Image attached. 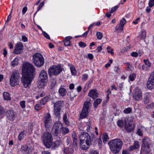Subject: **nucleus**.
I'll return each instance as SVG.
<instances>
[{"mask_svg": "<svg viewBox=\"0 0 154 154\" xmlns=\"http://www.w3.org/2000/svg\"><path fill=\"white\" fill-rule=\"evenodd\" d=\"M22 70L21 81L24 87L27 88L31 84L35 69L32 64L29 63H25L23 64Z\"/></svg>", "mask_w": 154, "mask_h": 154, "instance_id": "obj_1", "label": "nucleus"}, {"mask_svg": "<svg viewBox=\"0 0 154 154\" xmlns=\"http://www.w3.org/2000/svg\"><path fill=\"white\" fill-rule=\"evenodd\" d=\"M80 146L82 149H88L91 142V138L89 134L86 132L81 133L79 136Z\"/></svg>", "mask_w": 154, "mask_h": 154, "instance_id": "obj_2", "label": "nucleus"}, {"mask_svg": "<svg viewBox=\"0 0 154 154\" xmlns=\"http://www.w3.org/2000/svg\"><path fill=\"white\" fill-rule=\"evenodd\" d=\"M112 152L115 154L119 152L122 146V141L120 139L117 138L110 141L108 143Z\"/></svg>", "mask_w": 154, "mask_h": 154, "instance_id": "obj_3", "label": "nucleus"}, {"mask_svg": "<svg viewBox=\"0 0 154 154\" xmlns=\"http://www.w3.org/2000/svg\"><path fill=\"white\" fill-rule=\"evenodd\" d=\"M43 144L47 148H50L52 144L53 138L51 134L48 132H45L42 136Z\"/></svg>", "mask_w": 154, "mask_h": 154, "instance_id": "obj_4", "label": "nucleus"}, {"mask_svg": "<svg viewBox=\"0 0 154 154\" xmlns=\"http://www.w3.org/2000/svg\"><path fill=\"white\" fill-rule=\"evenodd\" d=\"M32 60L34 63L38 67L42 66L45 62L43 57L38 53H36L33 55Z\"/></svg>", "mask_w": 154, "mask_h": 154, "instance_id": "obj_5", "label": "nucleus"}, {"mask_svg": "<svg viewBox=\"0 0 154 154\" xmlns=\"http://www.w3.org/2000/svg\"><path fill=\"white\" fill-rule=\"evenodd\" d=\"M20 74L17 70L15 71L12 74L10 79V84L12 86L18 85Z\"/></svg>", "mask_w": 154, "mask_h": 154, "instance_id": "obj_6", "label": "nucleus"}, {"mask_svg": "<svg viewBox=\"0 0 154 154\" xmlns=\"http://www.w3.org/2000/svg\"><path fill=\"white\" fill-rule=\"evenodd\" d=\"M90 104L89 101H86L84 104V106L80 114V118L83 119L86 118L88 115V109Z\"/></svg>", "mask_w": 154, "mask_h": 154, "instance_id": "obj_7", "label": "nucleus"}, {"mask_svg": "<svg viewBox=\"0 0 154 154\" xmlns=\"http://www.w3.org/2000/svg\"><path fill=\"white\" fill-rule=\"evenodd\" d=\"M61 71V68L60 66H53L49 69L48 73L50 76H52V75H58Z\"/></svg>", "mask_w": 154, "mask_h": 154, "instance_id": "obj_8", "label": "nucleus"}, {"mask_svg": "<svg viewBox=\"0 0 154 154\" xmlns=\"http://www.w3.org/2000/svg\"><path fill=\"white\" fill-rule=\"evenodd\" d=\"M62 105V102L61 101H58L54 103V112L57 117L60 118V112Z\"/></svg>", "mask_w": 154, "mask_h": 154, "instance_id": "obj_9", "label": "nucleus"}, {"mask_svg": "<svg viewBox=\"0 0 154 154\" xmlns=\"http://www.w3.org/2000/svg\"><path fill=\"white\" fill-rule=\"evenodd\" d=\"M63 127V124L60 121L55 122L53 126V134L54 136L58 135L59 133L60 132L61 130Z\"/></svg>", "mask_w": 154, "mask_h": 154, "instance_id": "obj_10", "label": "nucleus"}, {"mask_svg": "<svg viewBox=\"0 0 154 154\" xmlns=\"http://www.w3.org/2000/svg\"><path fill=\"white\" fill-rule=\"evenodd\" d=\"M44 122L46 128H49L52 123V121L50 114L47 113L45 114L44 118Z\"/></svg>", "mask_w": 154, "mask_h": 154, "instance_id": "obj_11", "label": "nucleus"}, {"mask_svg": "<svg viewBox=\"0 0 154 154\" xmlns=\"http://www.w3.org/2000/svg\"><path fill=\"white\" fill-rule=\"evenodd\" d=\"M133 97L134 99L136 101H139L141 100L142 97V93L138 88H136L134 90Z\"/></svg>", "mask_w": 154, "mask_h": 154, "instance_id": "obj_12", "label": "nucleus"}, {"mask_svg": "<svg viewBox=\"0 0 154 154\" xmlns=\"http://www.w3.org/2000/svg\"><path fill=\"white\" fill-rule=\"evenodd\" d=\"M146 85L147 88L151 90L154 87V71L151 74L150 77L147 82Z\"/></svg>", "mask_w": 154, "mask_h": 154, "instance_id": "obj_13", "label": "nucleus"}, {"mask_svg": "<svg viewBox=\"0 0 154 154\" xmlns=\"http://www.w3.org/2000/svg\"><path fill=\"white\" fill-rule=\"evenodd\" d=\"M23 49V46L21 42L18 43L15 46L14 51V53L16 54L22 53V51Z\"/></svg>", "mask_w": 154, "mask_h": 154, "instance_id": "obj_14", "label": "nucleus"}, {"mask_svg": "<svg viewBox=\"0 0 154 154\" xmlns=\"http://www.w3.org/2000/svg\"><path fill=\"white\" fill-rule=\"evenodd\" d=\"M150 146L142 145L141 152H143L146 154H152L150 153L151 149Z\"/></svg>", "mask_w": 154, "mask_h": 154, "instance_id": "obj_15", "label": "nucleus"}, {"mask_svg": "<svg viewBox=\"0 0 154 154\" xmlns=\"http://www.w3.org/2000/svg\"><path fill=\"white\" fill-rule=\"evenodd\" d=\"M6 115L8 119L13 121L14 119L15 113L12 110H9L7 112Z\"/></svg>", "mask_w": 154, "mask_h": 154, "instance_id": "obj_16", "label": "nucleus"}, {"mask_svg": "<svg viewBox=\"0 0 154 154\" xmlns=\"http://www.w3.org/2000/svg\"><path fill=\"white\" fill-rule=\"evenodd\" d=\"M98 95V93L97 90L95 89L91 90L88 94L89 96L94 99L97 97Z\"/></svg>", "mask_w": 154, "mask_h": 154, "instance_id": "obj_17", "label": "nucleus"}, {"mask_svg": "<svg viewBox=\"0 0 154 154\" xmlns=\"http://www.w3.org/2000/svg\"><path fill=\"white\" fill-rule=\"evenodd\" d=\"M39 79L42 81H48V75L45 70H42L39 75Z\"/></svg>", "mask_w": 154, "mask_h": 154, "instance_id": "obj_18", "label": "nucleus"}, {"mask_svg": "<svg viewBox=\"0 0 154 154\" xmlns=\"http://www.w3.org/2000/svg\"><path fill=\"white\" fill-rule=\"evenodd\" d=\"M151 95L149 93H146L144 95L143 102L145 104H147L151 101Z\"/></svg>", "mask_w": 154, "mask_h": 154, "instance_id": "obj_19", "label": "nucleus"}, {"mask_svg": "<svg viewBox=\"0 0 154 154\" xmlns=\"http://www.w3.org/2000/svg\"><path fill=\"white\" fill-rule=\"evenodd\" d=\"M140 144L138 141H135L133 144V145L129 147V149L130 151H132L134 149H137L140 148Z\"/></svg>", "mask_w": 154, "mask_h": 154, "instance_id": "obj_20", "label": "nucleus"}, {"mask_svg": "<svg viewBox=\"0 0 154 154\" xmlns=\"http://www.w3.org/2000/svg\"><path fill=\"white\" fill-rule=\"evenodd\" d=\"M125 128L128 132H131L132 131L134 128V124L130 123H125Z\"/></svg>", "mask_w": 154, "mask_h": 154, "instance_id": "obj_21", "label": "nucleus"}, {"mask_svg": "<svg viewBox=\"0 0 154 154\" xmlns=\"http://www.w3.org/2000/svg\"><path fill=\"white\" fill-rule=\"evenodd\" d=\"M151 144V141L147 137H144L142 140V145L150 146Z\"/></svg>", "mask_w": 154, "mask_h": 154, "instance_id": "obj_22", "label": "nucleus"}, {"mask_svg": "<svg viewBox=\"0 0 154 154\" xmlns=\"http://www.w3.org/2000/svg\"><path fill=\"white\" fill-rule=\"evenodd\" d=\"M20 150L24 154H27L29 152V147L26 146H22Z\"/></svg>", "mask_w": 154, "mask_h": 154, "instance_id": "obj_23", "label": "nucleus"}, {"mask_svg": "<svg viewBox=\"0 0 154 154\" xmlns=\"http://www.w3.org/2000/svg\"><path fill=\"white\" fill-rule=\"evenodd\" d=\"M19 58L18 57H16L11 62V64L13 67L16 66L19 63Z\"/></svg>", "mask_w": 154, "mask_h": 154, "instance_id": "obj_24", "label": "nucleus"}, {"mask_svg": "<svg viewBox=\"0 0 154 154\" xmlns=\"http://www.w3.org/2000/svg\"><path fill=\"white\" fill-rule=\"evenodd\" d=\"M47 81H42V80H40L38 82L37 86L39 88H43L46 84Z\"/></svg>", "mask_w": 154, "mask_h": 154, "instance_id": "obj_25", "label": "nucleus"}, {"mask_svg": "<svg viewBox=\"0 0 154 154\" xmlns=\"http://www.w3.org/2000/svg\"><path fill=\"white\" fill-rule=\"evenodd\" d=\"M58 92L59 94L62 96L65 95L66 93V89L63 88H60L59 89Z\"/></svg>", "mask_w": 154, "mask_h": 154, "instance_id": "obj_26", "label": "nucleus"}, {"mask_svg": "<svg viewBox=\"0 0 154 154\" xmlns=\"http://www.w3.org/2000/svg\"><path fill=\"white\" fill-rule=\"evenodd\" d=\"M102 101V100L100 98H98L95 100L94 102V106L96 108H97L98 105L100 104Z\"/></svg>", "mask_w": 154, "mask_h": 154, "instance_id": "obj_27", "label": "nucleus"}, {"mask_svg": "<svg viewBox=\"0 0 154 154\" xmlns=\"http://www.w3.org/2000/svg\"><path fill=\"white\" fill-rule=\"evenodd\" d=\"M3 96L5 100H11L10 94L7 92H4L3 94Z\"/></svg>", "mask_w": 154, "mask_h": 154, "instance_id": "obj_28", "label": "nucleus"}, {"mask_svg": "<svg viewBox=\"0 0 154 154\" xmlns=\"http://www.w3.org/2000/svg\"><path fill=\"white\" fill-rule=\"evenodd\" d=\"M56 84V80L55 79H52L51 81L50 88L53 89Z\"/></svg>", "mask_w": 154, "mask_h": 154, "instance_id": "obj_29", "label": "nucleus"}, {"mask_svg": "<svg viewBox=\"0 0 154 154\" xmlns=\"http://www.w3.org/2000/svg\"><path fill=\"white\" fill-rule=\"evenodd\" d=\"M26 131L23 130L21 131L18 136V139L19 140H20L22 139L26 135Z\"/></svg>", "mask_w": 154, "mask_h": 154, "instance_id": "obj_30", "label": "nucleus"}, {"mask_svg": "<svg viewBox=\"0 0 154 154\" xmlns=\"http://www.w3.org/2000/svg\"><path fill=\"white\" fill-rule=\"evenodd\" d=\"M146 32L145 30H143L141 32L139 35V38L142 39H144L146 38Z\"/></svg>", "mask_w": 154, "mask_h": 154, "instance_id": "obj_31", "label": "nucleus"}, {"mask_svg": "<svg viewBox=\"0 0 154 154\" xmlns=\"http://www.w3.org/2000/svg\"><path fill=\"white\" fill-rule=\"evenodd\" d=\"M61 131H62L63 134H65L69 132V130L68 128L62 127L61 130Z\"/></svg>", "mask_w": 154, "mask_h": 154, "instance_id": "obj_32", "label": "nucleus"}, {"mask_svg": "<svg viewBox=\"0 0 154 154\" xmlns=\"http://www.w3.org/2000/svg\"><path fill=\"white\" fill-rule=\"evenodd\" d=\"M61 143V141L60 140H56L52 144L53 147L54 149H55L60 145Z\"/></svg>", "mask_w": 154, "mask_h": 154, "instance_id": "obj_33", "label": "nucleus"}, {"mask_svg": "<svg viewBox=\"0 0 154 154\" xmlns=\"http://www.w3.org/2000/svg\"><path fill=\"white\" fill-rule=\"evenodd\" d=\"M63 119L66 125H68L70 123L67 118V114L66 113H65L64 114Z\"/></svg>", "mask_w": 154, "mask_h": 154, "instance_id": "obj_34", "label": "nucleus"}, {"mask_svg": "<svg viewBox=\"0 0 154 154\" xmlns=\"http://www.w3.org/2000/svg\"><path fill=\"white\" fill-rule=\"evenodd\" d=\"M123 26L120 25V24L119 25L116 26L115 28V30L117 32L119 30H120L122 31L123 29Z\"/></svg>", "mask_w": 154, "mask_h": 154, "instance_id": "obj_35", "label": "nucleus"}, {"mask_svg": "<svg viewBox=\"0 0 154 154\" xmlns=\"http://www.w3.org/2000/svg\"><path fill=\"white\" fill-rule=\"evenodd\" d=\"M109 139L108 136L105 133L103 134V140L104 143H106Z\"/></svg>", "mask_w": 154, "mask_h": 154, "instance_id": "obj_36", "label": "nucleus"}, {"mask_svg": "<svg viewBox=\"0 0 154 154\" xmlns=\"http://www.w3.org/2000/svg\"><path fill=\"white\" fill-rule=\"evenodd\" d=\"M87 128L86 130L88 132H91L92 130V128L91 127V122L89 121L88 122H87Z\"/></svg>", "mask_w": 154, "mask_h": 154, "instance_id": "obj_37", "label": "nucleus"}, {"mask_svg": "<svg viewBox=\"0 0 154 154\" xmlns=\"http://www.w3.org/2000/svg\"><path fill=\"white\" fill-rule=\"evenodd\" d=\"M132 111V109L130 107L126 108L123 110V112L125 114H129Z\"/></svg>", "mask_w": 154, "mask_h": 154, "instance_id": "obj_38", "label": "nucleus"}, {"mask_svg": "<svg viewBox=\"0 0 154 154\" xmlns=\"http://www.w3.org/2000/svg\"><path fill=\"white\" fill-rule=\"evenodd\" d=\"M136 77V75L135 73H133L130 74L129 76V79L131 81H133Z\"/></svg>", "mask_w": 154, "mask_h": 154, "instance_id": "obj_39", "label": "nucleus"}, {"mask_svg": "<svg viewBox=\"0 0 154 154\" xmlns=\"http://www.w3.org/2000/svg\"><path fill=\"white\" fill-rule=\"evenodd\" d=\"M117 124L118 126L122 128H123L124 125L123 121L122 120H119L117 122Z\"/></svg>", "mask_w": 154, "mask_h": 154, "instance_id": "obj_40", "label": "nucleus"}, {"mask_svg": "<svg viewBox=\"0 0 154 154\" xmlns=\"http://www.w3.org/2000/svg\"><path fill=\"white\" fill-rule=\"evenodd\" d=\"M131 55L132 56L134 57H137L138 56H139V57H140L141 56V54L140 53H137L135 52H132Z\"/></svg>", "mask_w": 154, "mask_h": 154, "instance_id": "obj_41", "label": "nucleus"}, {"mask_svg": "<svg viewBox=\"0 0 154 154\" xmlns=\"http://www.w3.org/2000/svg\"><path fill=\"white\" fill-rule=\"evenodd\" d=\"M143 61L144 63V65H146V66H150L151 64L149 62L148 59H147L146 60L144 59L143 60Z\"/></svg>", "mask_w": 154, "mask_h": 154, "instance_id": "obj_42", "label": "nucleus"}, {"mask_svg": "<svg viewBox=\"0 0 154 154\" xmlns=\"http://www.w3.org/2000/svg\"><path fill=\"white\" fill-rule=\"evenodd\" d=\"M106 49L107 50V52L109 53H110L112 55H113V49L111 48L109 46H108L106 48Z\"/></svg>", "mask_w": 154, "mask_h": 154, "instance_id": "obj_43", "label": "nucleus"}, {"mask_svg": "<svg viewBox=\"0 0 154 154\" xmlns=\"http://www.w3.org/2000/svg\"><path fill=\"white\" fill-rule=\"evenodd\" d=\"M96 35L97 38L99 39H101L103 36L102 33L99 32H97Z\"/></svg>", "mask_w": 154, "mask_h": 154, "instance_id": "obj_44", "label": "nucleus"}, {"mask_svg": "<svg viewBox=\"0 0 154 154\" xmlns=\"http://www.w3.org/2000/svg\"><path fill=\"white\" fill-rule=\"evenodd\" d=\"M20 104L22 108H24L25 107V101L24 100H22L20 101Z\"/></svg>", "mask_w": 154, "mask_h": 154, "instance_id": "obj_45", "label": "nucleus"}, {"mask_svg": "<svg viewBox=\"0 0 154 154\" xmlns=\"http://www.w3.org/2000/svg\"><path fill=\"white\" fill-rule=\"evenodd\" d=\"M70 70L72 75H75L76 74V71L75 68L73 66L70 67Z\"/></svg>", "mask_w": 154, "mask_h": 154, "instance_id": "obj_46", "label": "nucleus"}, {"mask_svg": "<svg viewBox=\"0 0 154 154\" xmlns=\"http://www.w3.org/2000/svg\"><path fill=\"white\" fill-rule=\"evenodd\" d=\"M76 95L75 94L74 92L73 91H71L70 93V99L71 101H72L73 100V98L76 96Z\"/></svg>", "mask_w": 154, "mask_h": 154, "instance_id": "obj_47", "label": "nucleus"}, {"mask_svg": "<svg viewBox=\"0 0 154 154\" xmlns=\"http://www.w3.org/2000/svg\"><path fill=\"white\" fill-rule=\"evenodd\" d=\"M126 20L124 18H122L120 21V24L124 26L126 22Z\"/></svg>", "mask_w": 154, "mask_h": 154, "instance_id": "obj_48", "label": "nucleus"}, {"mask_svg": "<svg viewBox=\"0 0 154 154\" xmlns=\"http://www.w3.org/2000/svg\"><path fill=\"white\" fill-rule=\"evenodd\" d=\"M88 77V75L86 74H84L82 75V80L83 81H85L86 80Z\"/></svg>", "mask_w": 154, "mask_h": 154, "instance_id": "obj_49", "label": "nucleus"}, {"mask_svg": "<svg viewBox=\"0 0 154 154\" xmlns=\"http://www.w3.org/2000/svg\"><path fill=\"white\" fill-rule=\"evenodd\" d=\"M44 5V2H42L40 5H39L38 7V9L37 11H36V12L35 13V14H36V13L39 11L41 8H42V7Z\"/></svg>", "mask_w": 154, "mask_h": 154, "instance_id": "obj_50", "label": "nucleus"}, {"mask_svg": "<svg viewBox=\"0 0 154 154\" xmlns=\"http://www.w3.org/2000/svg\"><path fill=\"white\" fill-rule=\"evenodd\" d=\"M154 107V103H151L149 104L148 105L146 106V108L147 109H150Z\"/></svg>", "mask_w": 154, "mask_h": 154, "instance_id": "obj_51", "label": "nucleus"}, {"mask_svg": "<svg viewBox=\"0 0 154 154\" xmlns=\"http://www.w3.org/2000/svg\"><path fill=\"white\" fill-rule=\"evenodd\" d=\"M79 45L81 47L84 48L87 46L86 44L82 42H80L79 43Z\"/></svg>", "mask_w": 154, "mask_h": 154, "instance_id": "obj_52", "label": "nucleus"}, {"mask_svg": "<svg viewBox=\"0 0 154 154\" xmlns=\"http://www.w3.org/2000/svg\"><path fill=\"white\" fill-rule=\"evenodd\" d=\"M154 5V0H149V7L152 8Z\"/></svg>", "mask_w": 154, "mask_h": 154, "instance_id": "obj_53", "label": "nucleus"}, {"mask_svg": "<svg viewBox=\"0 0 154 154\" xmlns=\"http://www.w3.org/2000/svg\"><path fill=\"white\" fill-rule=\"evenodd\" d=\"M119 6L117 5L115 6L113 8H112L111 10L110 11V12L111 13H112L114 12L118 8Z\"/></svg>", "mask_w": 154, "mask_h": 154, "instance_id": "obj_54", "label": "nucleus"}, {"mask_svg": "<svg viewBox=\"0 0 154 154\" xmlns=\"http://www.w3.org/2000/svg\"><path fill=\"white\" fill-rule=\"evenodd\" d=\"M41 106L40 104H36L35 106V109L37 110H38L41 108Z\"/></svg>", "mask_w": 154, "mask_h": 154, "instance_id": "obj_55", "label": "nucleus"}, {"mask_svg": "<svg viewBox=\"0 0 154 154\" xmlns=\"http://www.w3.org/2000/svg\"><path fill=\"white\" fill-rule=\"evenodd\" d=\"M64 45L66 46H70L71 45V41H67L65 40H64Z\"/></svg>", "mask_w": 154, "mask_h": 154, "instance_id": "obj_56", "label": "nucleus"}, {"mask_svg": "<svg viewBox=\"0 0 154 154\" xmlns=\"http://www.w3.org/2000/svg\"><path fill=\"white\" fill-rule=\"evenodd\" d=\"M114 70L115 72L118 73L120 72V69L118 66H115L114 68Z\"/></svg>", "mask_w": 154, "mask_h": 154, "instance_id": "obj_57", "label": "nucleus"}, {"mask_svg": "<svg viewBox=\"0 0 154 154\" xmlns=\"http://www.w3.org/2000/svg\"><path fill=\"white\" fill-rule=\"evenodd\" d=\"M149 66H146V65H143L142 66V69L143 70L146 71L149 69Z\"/></svg>", "mask_w": 154, "mask_h": 154, "instance_id": "obj_58", "label": "nucleus"}, {"mask_svg": "<svg viewBox=\"0 0 154 154\" xmlns=\"http://www.w3.org/2000/svg\"><path fill=\"white\" fill-rule=\"evenodd\" d=\"M102 50V45L100 46H98L96 49V51L98 52H100Z\"/></svg>", "mask_w": 154, "mask_h": 154, "instance_id": "obj_59", "label": "nucleus"}, {"mask_svg": "<svg viewBox=\"0 0 154 154\" xmlns=\"http://www.w3.org/2000/svg\"><path fill=\"white\" fill-rule=\"evenodd\" d=\"M42 33L43 34V35L47 38L49 39H50V37L44 31H42Z\"/></svg>", "mask_w": 154, "mask_h": 154, "instance_id": "obj_60", "label": "nucleus"}, {"mask_svg": "<svg viewBox=\"0 0 154 154\" xmlns=\"http://www.w3.org/2000/svg\"><path fill=\"white\" fill-rule=\"evenodd\" d=\"M27 10V8L26 6L24 7L22 10V13L23 14H24Z\"/></svg>", "mask_w": 154, "mask_h": 154, "instance_id": "obj_61", "label": "nucleus"}, {"mask_svg": "<svg viewBox=\"0 0 154 154\" xmlns=\"http://www.w3.org/2000/svg\"><path fill=\"white\" fill-rule=\"evenodd\" d=\"M22 39L23 42H26L27 41V38L25 35H23L22 37Z\"/></svg>", "mask_w": 154, "mask_h": 154, "instance_id": "obj_62", "label": "nucleus"}, {"mask_svg": "<svg viewBox=\"0 0 154 154\" xmlns=\"http://www.w3.org/2000/svg\"><path fill=\"white\" fill-rule=\"evenodd\" d=\"M137 133L139 136H141L143 134L142 131L139 129L137 130Z\"/></svg>", "mask_w": 154, "mask_h": 154, "instance_id": "obj_63", "label": "nucleus"}, {"mask_svg": "<svg viewBox=\"0 0 154 154\" xmlns=\"http://www.w3.org/2000/svg\"><path fill=\"white\" fill-rule=\"evenodd\" d=\"M90 154H99L98 152L96 150L91 151L90 153Z\"/></svg>", "mask_w": 154, "mask_h": 154, "instance_id": "obj_64", "label": "nucleus"}]
</instances>
